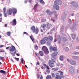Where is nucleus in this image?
I'll list each match as a JSON object with an SVG mask.
<instances>
[{"mask_svg": "<svg viewBox=\"0 0 79 79\" xmlns=\"http://www.w3.org/2000/svg\"><path fill=\"white\" fill-rule=\"evenodd\" d=\"M46 41L47 44L49 45H51V43L48 41V37H45L44 38H43L40 41V44L41 45H43L46 43Z\"/></svg>", "mask_w": 79, "mask_h": 79, "instance_id": "nucleus-1", "label": "nucleus"}, {"mask_svg": "<svg viewBox=\"0 0 79 79\" xmlns=\"http://www.w3.org/2000/svg\"><path fill=\"white\" fill-rule=\"evenodd\" d=\"M54 63H55V60L54 59H51L49 60L48 64L50 68H53L55 66Z\"/></svg>", "mask_w": 79, "mask_h": 79, "instance_id": "nucleus-2", "label": "nucleus"}, {"mask_svg": "<svg viewBox=\"0 0 79 79\" xmlns=\"http://www.w3.org/2000/svg\"><path fill=\"white\" fill-rule=\"evenodd\" d=\"M17 10H16V9L13 8L12 9H10L8 11V14L9 15H11L12 12H13V15H15L16 13Z\"/></svg>", "mask_w": 79, "mask_h": 79, "instance_id": "nucleus-3", "label": "nucleus"}, {"mask_svg": "<svg viewBox=\"0 0 79 79\" xmlns=\"http://www.w3.org/2000/svg\"><path fill=\"white\" fill-rule=\"evenodd\" d=\"M31 29L33 32V33H35V34H38V32H39V29H38V28H36L35 29V27L34 26H32L31 27Z\"/></svg>", "mask_w": 79, "mask_h": 79, "instance_id": "nucleus-4", "label": "nucleus"}, {"mask_svg": "<svg viewBox=\"0 0 79 79\" xmlns=\"http://www.w3.org/2000/svg\"><path fill=\"white\" fill-rule=\"evenodd\" d=\"M67 61L69 63L71 64L72 65H73V66H76L77 64L76 63V62L74 60H69V59H67Z\"/></svg>", "mask_w": 79, "mask_h": 79, "instance_id": "nucleus-5", "label": "nucleus"}, {"mask_svg": "<svg viewBox=\"0 0 79 79\" xmlns=\"http://www.w3.org/2000/svg\"><path fill=\"white\" fill-rule=\"evenodd\" d=\"M42 51L44 52L45 54H48V50L47 48L45 46H44L43 47L42 49Z\"/></svg>", "mask_w": 79, "mask_h": 79, "instance_id": "nucleus-6", "label": "nucleus"}, {"mask_svg": "<svg viewBox=\"0 0 79 79\" xmlns=\"http://www.w3.org/2000/svg\"><path fill=\"white\" fill-rule=\"evenodd\" d=\"M69 71L71 74H74V67L72 66L70 67L69 68Z\"/></svg>", "mask_w": 79, "mask_h": 79, "instance_id": "nucleus-7", "label": "nucleus"}, {"mask_svg": "<svg viewBox=\"0 0 79 79\" xmlns=\"http://www.w3.org/2000/svg\"><path fill=\"white\" fill-rule=\"evenodd\" d=\"M71 4L74 7H77V4L75 1H72L71 3Z\"/></svg>", "mask_w": 79, "mask_h": 79, "instance_id": "nucleus-8", "label": "nucleus"}, {"mask_svg": "<svg viewBox=\"0 0 79 79\" xmlns=\"http://www.w3.org/2000/svg\"><path fill=\"white\" fill-rule=\"evenodd\" d=\"M50 48L51 50L52 51H57L58 50V48H57V47H53L52 46H51L50 47Z\"/></svg>", "mask_w": 79, "mask_h": 79, "instance_id": "nucleus-9", "label": "nucleus"}, {"mask_svg": "<svg viewBox=\"0 0 79 79\" xmlns=\"http://www.w3.org/2000/svg\"><path fill=\"white\" fill-rule=\"evenodd\" d=\"M10 50L11 52H14L16 50V48L14 46L12 45L10 47Z\"/></svg>", "mask_w": 79, "mask_h": 79, "instance_id": "nucleus-10", "label": "nucleus"}, {"mask_svg": "<svg viewBox=\"0 0 79 79\" xmlns=\"http://www.w3.org/2000/svg\"><path fill=\"white\" fill-rule=\"evenodd\" d=\"M54 5H60L61 4V2L60 0H56L54 2Z\"/></svg>", "mask_w": 79, "mask_h": 79, "instance_id": "nucleus-11", "label": "nucleus"}, {"mask_svg": "<svg viewBox=\"0 0 79 79\" xmlns=\"http://www.w3.org/2000/svg\"><path fill=\"white\" fill-rule=\"evenodd\" d=\"M58 54V52L55 51L54 52L52 53V57H54V56H57Z\"/></svg>", "mask_w": 79, "mask_h": 79, "instance_id": "nucleus-12", "label": "nucleus"}, {"mask_svg": "<svg viewBox=\"0 0 79 79\" xmlns=\"http://www.w3.org/2000/svg\"><path fill=\"white\" fill-rule=\"evenodd\" d=\"M10 23H11L13 26H15L16 24V19H14L12 21L10 22Z\"/></svg>", "mask_w": 79, "mask_h": 79, "instance_id": "nucleus-13", "label": "nucleus"}, {"mask_svg": "<svg viewBox=\"0 0 79 79\" xmlns=\"http://www.w3.org/2000/svg\"><path fill=\"white\" fill-rule=\"evenodd\" d=\"M48 40L51 43V42L53 41V37L51 35H49L48 37Z\"/></svg>", "mask_w": 79, "mask_h": 79, "instance_id": "nucleus-14", "label": "nucleus"}, {"mask_svg": "<svg viewBox=\"0 0 79 79\" xmlns=\"http://www.w3.org/2000/svg\"><path fill=\"white\" fill-rule=\"evenodd\" d=\"M53 6L54 8H55L56 10H59L60 8V6L57 5H54Z\"/></svg>", "mask_w": 79, "mask_h": 79, "instance_id": "nucleus-15", "label": "nucleus"}, {"mask_svg": "<svg viewBox=\"0 0 79 79\" xmlns=\"http://www.w3.org/2000/svg\"><path fill=\"white\" fill-rule=\"evenodd\" d=\"M58 72L59 73H60V75L59 76L62 77V78L64 77V76H63V72L60 71H59Z\"/></svg>", "mask_w": 79, "mask_h": 79, "instance_id": "nucleus-16", "label": "nucleus"}, {"mask_svg": "<svg viewBox=\"0 0 79 79\" xmlns=\"http://www.w3.org/2000/svg\"><path fill=\"white\" fill-rule=\"evenodd\" d=\"M57 40L59 44H61V38H60V36L58 37Z\"/></svg>", "mask_w": 79, "mask_h": 79, "instance_id": "nucleus-17", "label": "nucleus"}, {"mask_svg": "<svg viewBox=\"0 0 79 79\" xmlns=\"http://www.w3.org/2000/svg\"><path fill=\"white\" fill-rule=\"evenodd\" d=\"M51 26H52V24H51L49 23H47V28L48 29H50Z\"/></svg>", "mask_w": 79, "mask_h": 79, "instance_id": "nucleus-18", "label": "nucleus"}, {"mask_svg": "<svg viewBox=\"0 0 79 79\" xmlns=\"http://www.w3.org/2000/svg\"><path fill=\"white\" fill-rule=\"evenodd\" d=\"M61 78H62L59 75H56V76L55 79H61Z\"/></svg>", "mask_w": 79, "mask_h": 79, "instance_id": "nucleus-19", "label": "nucleus"}, {"mask_svg": "<svg viewBox=\"0 0 79 79\" xmlns=\"http://www.w3.org/2000/svg\"><path fill=\"white\" fill-rule=\"evenodd\" d=\"M46 26H47V24L45 23H44L41 25V27H42L43 29H45L46 27Z\"/></svg>", "mask_w": 79, "mask_h": 79, "instance_id": "nucleus-20", "label": "nucleus"}, {"mask_svg": "<svg viewBox=\"0 0 79 79\" xmlns=\"http://www.w3.org/2000/svg\"><path fill=\"white\" fill-rule=\"evenodd\" d=\"M30 37L31 39V40L32 41V42H34L35 41V39L34 38L33 36H32V35L30 36Z\"/></svg>", "mask_w": 79, "mask_h": 79, "instance_id": "nucleus-21", "label": "nucleus"}, {"mask_svg": "<svg viewBox=\"0 0 79 79\" xmlns=\"http://www.w3.org/2000/svg\"><path fill=\"white\" fill-rule=\"evenodd\" d=\"M72 58L74 60H77V59H78V58H79V57H78V56H73Z\"/></svg>", "mask_w": 79, "mask_h": 79, "instance_id": "nucleus-22", "label": "nucleus"}, {"mask_svg": "<svg viewBox=\"0 0 79 79\" xmlns=\"http://www.w3.org/2000/svg\"><path fill=\"white\" fill-rule=\"evenodd\" d=\"M46 79H52V76L50 75H47L46 77Z\"/></svg>", "mask_w": 79, "mask_h": 79, "instance_id": "nucleus-23", "label": "nucleus"}, {"mask_svg": "<svg viewBox=\"0 0 79 79\" xmlns=\"http://www.w3.org/2000/svg\"><path fill=\"white\" fill-rule=\"evenodd\" d=\"M52 71H58V68H52Z\"/></svg>", "mask_w": 79, "mask_h": 79, "instance_id": "nucleus-24", "label": "nucleus"}, {"mask_svg": "<svg viewBox=\"0 0 79 79\" xmlns=\"http://www.w3.org/2000/svg\"><path fill=\"white\" fill-rule=\"evenodd\" d=\"M39 54L40 56H42L44 55V53H43V52L42 51H40L39 52Z\"/></svg>", "mask_w": 79, "mask_h": 79, "instance_id": "nucleus-25", "label": "nucleus"}, {"mask_svg": "<svg viewBox=\"0 0 79 79\" xmlns=\"http://www.w3.org/2000/svg\"><path fill=\"white\" fill-rule=\"evenodd\" d=\"M71 35L72 39H74L76 37V35L75 34H72Z\"/></svg>", "mask_w": 79, "mask_h": 79, "instance_id": "nucleus-26", "label": "nucleus"}, {"mask_svg": "<svg viewBox=\"0 0 79 79\" xmlns=\"http://www.w3.org/2000/svg\"><path fill=\"white\" fill-rule=\"evenodd\" d=\"M62 40L63 41H66L68 40V39H67V38H66L64 37H63Z\"/></svg>", "mask_w": 79, "mask_h": 79, "instance_id": "nucleus-27", "label": "nucleus"}, {"mask_svg": "<svg viewBox=\"0 0 79 79\" xmlns=\"http://www.w3.org/2000/svg\"><path fill=\"white\" fill-rule=\"evenodd\" d=\"M16 51H15L14 52H10L11 54L13 56L15 55V54L16 53Z\"/></svg>", "mask_w": 79, "mask_h": 79, "instance_id": "nucleus-28", "label": "nucleus"}, {"mask_svg": "<svg viewBox=\"0 0 79 79\" xmlns=\"http://www.w3.org/2000/svg\"><path fill=\"white\" fill-rule=\"evenodd\" d=\"M37 6H38V4H36L34 6V8L35 11L37 8Z\"/></svg>", "mask_w": 79, "mask_h": 79, "instance_id": "nucleus-29", "label": "nucleus"}, {"mask_svg": "<svg viewBox=\"0 0 79 79\" xmlns=\"http://www.w3.org/2000/svg\"><path fill=\"white\" fill-rule=\"evenodd\" d=\"M0 73H3L4 74L6 73V72H5V71H4V70H0Z\"/></svg>", "mask_w": 79, "mask_h": 79, "instance_id": "nucleus-30", "label": "nucleus"}, {"mask_svg": "<svg viewBox=\"0 0 79 79\" xmlns=\"http://www.w3.org/2000/svg\"><path fill=\"white\" fill-rule=\"evenodd\" d=\"M73 55H79V52L75 51L73 52Z\"/></svg>", "mask_w": 79, "mask_h": 79, "instance_id": "nucleus-31", "label": "nucleus"}, {"mask_svg": "<svg viewBox=\"0 0 79 79\" xmlns=\"http://www.w3.org/2000/svg\"><path fill=\"white\" fill-rule=\"evenodd\" d=\"M60 60L61 61H62L63 60V56H61L60 57Z\"/></svg>", "mask_w": 79, "mask_h": 79, "instance_id": "nucleus-32", "label": "nucleus"}, {"mask_svg": "<svg viewBox=\"0 0 79 79\" xmlns=\"http://www.w3.org/2000/svg\"><path fill=\"white\" fill-rule=\"evenodd\" d=\"M51 75L52 77H53V78H55V73H52L51 74Z\"/></svg>", "mask_w": 79, "mask_h": 79, "instance_id": "nucleus-33", "label": "nucleus"}, {"mask_svg": "<svg viewBox=\"0 0 79 79\" xmlns=\"http://www.w3.org/2000/svg\"><path fill=\"white\" fill-rule=\"evenodd\" d=\"M40 2L42 4H44V1L43 0H40Z\"/></svg>", "mask_w": 79, "mask_h": 79, "instance_id": "nucleus-34", "label": "nucleus"}, {"mask_svg": "<svg viewBox=\"0 0 79 79\" xmlns=\"http://www.w3.org/2000/svg\"><path fill=\"white\" fill-rule=\"evenodd\" d=\"M7 35L9 36H10V35H11V32L10 31L7 32Z\"/></svg>", "mask_w": 79, "mask_h": 79, "instance_id": "nucleus-35", "label": "nucleus"}, {"mask_svg": "<svg viewBox=\"0 0 79 79\" xmlns=\"http://www.w3.org/2000/svg\"><path fill=\"white\" fill-rule=\"evenodd\" d=\"M35 50H38V46L37 45L35 46Z\"/></svg>", "mask_w": 79, "mask_h": 79, "instance_id": "nucleus-36", "label": "nucleus"}, {"mask_svg": "<svg viewBox=\"0 0 79 79\" xmlns=\"http://www.w3.org/2000/svg\"><path fill=\"white\" fill-rule=\"evenodd\" d=\"M69 50V49H68V48H65V50L66 52H68V50Z\"/></svg>", "mask_w": 79, "mask_h": 79, "instance_id": "nucleus-37", "label": "nucleus"}, {"mask_svg": "<svg viewBox=\"0 0 79 79\" xmlns=\"http://www.w3.org/2000/svg\"><path fill=\"white\" fill-rule=\"evenodd\" d=\"M50 12V10H46V12L48 14H49V13Z\"/></svg>", "mask_w": 79, "mask_h": 79, "instance_id": "nucleus-38", "label": "nucleus"}, {"mask_svg": "<svg viewBox=\"0 0 79 79\" xmlns=\"http://www.w3.org/2000/svg\"><path fill=\"white\" fill-rule=\"evenodd\" d=\"M47 70H50V68H49V67L47 66L46 67Z\"/></svg>", "mask_w": 79, "mask_h": 79, "instance_id": "nucleus-39", "label": "nucleus"}, {"mask_svg": "<svg viewBox=\"0 0 79 79\" xmlns=\"http://www.w3.org/2000/svg\"><path fill=\"white\" fill-rule=\"evenodd\" d=\"M15 60H16L17 61H19V58H17L16 57H15Z\"/></svg>", "mask_w": 79, "mask_h": 79, "instance_id": "nucleus-40", "label": "nucleus"}, {"mask_svg": "<svg viewBox=\"0 0 79 79\" xmlns=\"http://www.w3.org/2000/svg\"><path fill=\"white\" fill-rule=\"evenodd\" d=\"M4 58V57H1L0 56V60H3V59Z\"/></svg>", "mask_w": 79, "mask_h": 79, "instance_id": "nucleus-41", "label": "nucleus"}, {"mask_svg": "<svg viewBox=\"0 0 79 79\" xmlns=\"http://www.w3.org/2000/svg\"><path fill=\"white\" fill-rule=\"evenodd\" d=\"M69 23L70 24H71V23H72V21H71V20L70 19H69Z\"/></svg>", "mask_w": 79, "mask_h": 79, "instance_id": "nucleus-42", "label": "nucleus"}, {"mask_svg": "<svg viewBox=\"0 0 79 79\" xmlns=\"http://www.w3.org/2000/svg\"><path fill=\"white\" fill-rule=\"evenodd\" d=\"M4 16H5V17H6V16H7V14H6V13H5V12H4Z\"/></svg>", "mask_w": 79, "mask_h": 79, "instance_id": "nucleus-43", "label": "nucleus"}, {"mask_svg": "<svg viewBox=\"0 0 79 79\" xmlns=\"http://www.w3.org/2000/svg\"><path fill=\"white\" fill-rule=\"evenodd\" d=\"M49 15H52V14H53V12H52V11H50V12H49Z\"/></svg>", "mask_w": 79, "mask_h": 79, "instance_id": "nucleus-44", "label": "nucleus"}, {"mask_svg": "<svg viewBox=\"0 0 79 79\" xmlns=\"http://www.w3.org/2000/svg\"><path fill=\"white\" fill-rule=\"evenodd\" d=\"M37 64L39 65V64H40V63H39V61H38L36 63V65H37Z\"/></svg>", "mask_w": 79, "mask_h": 79, "instance_id": "nucleus-45", "label": "nucleus"}, {"mask_svg": "<svg viewBox=\"0 0 79 79\" xmlns=\"http://www.w3.org/2000/svg\"><path fill=\"white\" fill-rule=\"evenodd\" d=\"M37 79L40 78V75L39 74L37 75Z\"/></svg>", "mask_w": 79, "mask_h": 79, "instance_id": "nucleus-46", "label": "nucleus"}, {"mask_svg": "<svg viewBox=\"0 0 79 79\" xmlns=\"http://www.w3.org/2000/svg\"><path fill=\"white\" fill-rule=\"evenodd\" d=\"M23 34H26V35H28V33H27L26 32H23Z\"/></svg>", "mask_w": 79, "mask_h": 79, "instance_id": "nucleus-47", "label": "nucleus"}, {"mask_svg": "<svg viewBox=\"0 0 79 79\" xmlns=\"http://www.w3.org/2000/svg\"><path fill=\"white\" fill-rule=\"evenodd\" d=\"M3 10L4 13H5V11H6V8H4V9H3Z\"/></svg>", "mask_w": 79, "mask_h": 79, "instance_id": "nucleus-48", "label": "nucleus"}, {"mask_svg": "<svg viewBox=\"0 0 79 79\" xmlns=\"http://www.w3.org/2000/svg\"><path fill=\"white\" fill-rule=\"evenodd\" d=\"M5 26L6 27H8V24H6L5 25Z\"/></svg>", "mask_w": 79, "mask_h": 79, "instance_id": "nucleus-49", "label": "nucleus"}, {"mask_svg": "<svg viewBox=\"0 0 79 79\" xmlns=\"http://www.w3.org/2000/svg\"><path fill=\"white\" fill-rule=\"evenodd\" d=\"M32 1V0H29L28 2H29V3H31Z\"/></svg>", "mask_w": 79, "mask_h": 79, "instance_id": "nucleus-50", "label": "nucleus"}, {"mask_svg": "<svg viewBox=\"0 0 79 79\" xmlns=\"http://www.w3.org/2000/svg\"><path fill=\"white\" fill-rule=\"evenodd\" d=\"M21 62L22 63V64H23V59H21Z\"/></svg>", "mask_w": 79, "mask_h": 79, "instance_id": "nucleus-51", "label": "nucleus"}, {"mask_svg": "<svg viewBox=\"0 0 79 79\" xmlns=\"http://www.w3.org/2000/svg\"><path fill=\"white\" fill-rule=\"evenodd\" d=\"M44 67H47V65L46 64H44Z\"/></svg>", "mask_w": 79, "mask_h": 79, "instance_id": "nucleus-52", "label": "nucleus"}, {"mask_svg": "<svg viewBox=\"0 0 79 79\" xmlns=\"http://www.w3.org/2000/svg\"><path fill=\"white\" fill-rule=\"evenodd\" d=\"M40 79H43V76L42 75H41L40 77Z\"/></svg>", "mask_w": 79, "mask_h": 79, "instance_id": "nucleus-53", "label": "nucleus"}, {"mask_svg": "<svg viewBox=\"0 0 79 79\" xmlns=\"http://www.w3.org/2000/svg\"><path fill=\"white\" fill-rule=\"evenodd\" d=\"M76 40L77 42H79V40H78V37H77L76 39Z\"/></svg>", "mask_w": 79, "mask_h": 79, "instance_id": "nucleus-54", "label": "nucleus"}, {"mask_svg": "<svg viewBox=\"0 0 79 79\" xmlns=\"http://www.w3.org/2000/svg\"><path fill=\"white\" fill-rule=\"evenodd\" d=\"M76 48H77V49H78V50H79V46H77Z\"/></svg>", "mask_w": 79, "mask_h": 79, "instance_id": "nucleus-55", "label": "nucleus"}, {"mask_svg": "<svg viewBox=\"0 0 79 79\" xmlns=\"http://www.w3.org/2000/svg\"><path fill=\"white\" fill-rule=\"evenodd\" d=\"M2 18H0V22H2Z\"/></svg>", "mask_w": 79, "mask_h": 79, "instance_id": "nucleus-56", "label": "nucleus"}, {"mask_svg": "<svg viewBox=\"0 0 79 79\" xmlns=\"http://www.w3.org/2000/svg\"><path fill=\"white\" fill-rule=\"evenodd\" d=\"M51 20H52V21H53L54 23H55V20H53V19H51Z\"/></svg>", "mask_w": 79, "mask_h": 79, "instance_id": "nucleus-57", "label": "nucleus"}, {"mask_svg": "<svg viewBox=\"0 0 79 79\" xmlns=\"http://www.w3.org/2000/svg\"><path fill=\"white\" fill-rule=\"evenodd\" d=\"M10 48V46L8 47H7L6 48V50H8V49H9V48Z\"/></svg>", "mask_w": 79, "mask_h": 79, "instance_id": "nucleus-58", "label": "nucleus"}, {"mask_svg": "<svg viewBox=\"0 0 79 79\" xmlns=\"http://www.w3.org/2000/svg\"><path fill=\"white\" fill-rule=\"evenodd\" d=\"M47 73H50V71L49 70H47Z\"/></svg>", "mask_w": 79, "mask_h": 79, "instance_id": "nucleus-59", "label": "nucleus"}, {"mask_svg": "<svg viewBox=\"0 0 79 79\" xmlns=\"http://www.w3.org/2000/svg\"><path fill=\"white\" fill-rule=\"evenodd\" d=\"M28 1L27 0H25V3H27Z\"/></svg>", "mask_w": 79, "mask_h": 79, "instance_id": "nucleus-60", "label": "nucleus"}, {"mask_svg": "<svg viewBox=\"0 0 79 79\" xmlns=\"http://www.w3.org/2000/svg\"><path fill=\"white\" fill-rule=\"evenodd\" d=\"M35 55H36V56H37V55H38V54L37 53V52H35Z\"/></svg>", "mask_w": 79, "mask_h": 79, "instance_id": "nucleus-61", "label": "nucleus"}, {"mask_svg": "<svg viewBox=\"0 0 79 79\" xmlns=\"http://www.w3.org/2000/svg\"><path fill=\"white\" fill-rule=\"evenodd\" d=\"M48 34H52V32H49L48 33Z\"/></svg>", "mask_w": 79, "mask_h": 79, "instance_id": "nucleus-62", "label": "nucleus"}, {"mask_svg": "<svg viewBox=\"0 0 79 79\" xmlns=\"http://www.w3.org/2000/svg\"><path fill=\"white\" fill-rule=\"evenodd\" d=\"M3 45H1L0 46V48H2V47H3Z\"/></svg>", "mask_w": 79, "mask_h": 79, "instance_id": "nucleus-63", "label": "nucleus"}, {"mask_svg": "<svg viewBox=\"0 0 79 79\" xmlns=\"http://www.w3.org/2000/svg\"><path fill=\"white\" fill-rule=\"evenodd\" d=\"M5 52L4 50H3V51L1 50V51H0V52Z\"/></svg>", "mask_w": 79, "mask_h": 79, "instance_id": "nucleus-64", "label": "nucleus"}]
</instances>
